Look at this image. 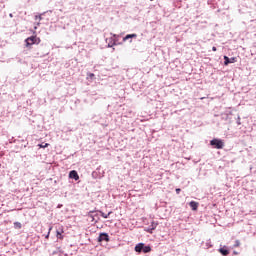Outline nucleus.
Here are the masks:
<instances>
[{
  "label": "nucleus",
  "instance_id": "f257e3e1",
  "mask_svg": "<svg viewBox=\"0 0 256 256\" xmlns=\"http://www.w3.org/2000/svg\"><path fill=\"white\" fill-rule=\"evenodd\" d=\"M26 47H31V45H39L41 43V38L37 36H30L25 40Z\"/></svg>",
  "mask_w": 256,
  "mask_h": 256
},
{
  "label": "nucleus",
  "instance_id": "f03ea898",
  "mask_svg": "<svg viewBox=\"0 0 256 256\" xmlns=\"http://www.w3.org/2000/svg\"><path fill=\"white\" fill-rule=\"evenodd\" d=\"M210 145L214 147V149H223L225 147V142L221 139L214 138L210 141Z\"/></svg>",
  "mask_w": 256,
  "mask_h": 256
},
{
  "label": "nucleus",
  "instance_id": "7ed1b4c3",
  "mask_svg": "<svg viewBox=\"0 0 256 256\" xmlns=\"http://www.w3.org/2000/svg\"><path fill=\"white\" fill-rule=\"evenodd\" d=\"M135 251L136 253H141V251L143 253H151V246H145L144 243H139L135 246Z\"/></svg>",
  "mask_w": 256,
  "mask_h": 256
},
{
  "label": "nucleus",
  "instance_id": "20e7f679",
  "mask_svg": "<svg viewBox=\"0 0 256 256\" xmlns=\"http://www.w3.org/2000/svg\"><path fill=\"white\" fill-rule=\"evenodd\" d=\"M229 63H237V58L235 57H232V58H229L227 56H224V65H229Z\"/></svg>",
  "mask_w": 256,
  "mask_h": 256
},
{
  "label": "nucleus",
  "instance_id": "39448f33",
  "mask_svg": "<svg viewBox=\"0 0 256 256\" xmlns=\"http://www.w3.org/2000/svg\"><path fill=\"white\" fill-rule=\"evenodd\" d=\"M69 177H70V179H74L75 181H79V174L75 170L70 171Z\"/></svg>",
  "mask_w": 256,
  "mask_h": 256
},
{
  "label": "nucleus",
  "instance_id": "423d86ee",
  "mask_svg": "<svg viewBox=\"0 0 256 256\" xmlns=\"http://www.w3.org/2000/svg\"><path fill=\"white\" fill-rule=\"evenodd\" d=\"M98 241H109V234L108 233H101L99 235Z\"/></svg>",
  "mask_w": 256,
  "mask_h": 256
},
{
  "label": "nucleus",
  "instance_id": "0eeeda50",
  "mask_svg": "<svg viewBox=\"0 0 256 256\" xmlns=\"http://www.w3.org/2000/svg\"><path fill=\"white\" fill-rule=\"evenodd\" d=\"M192 211H197V209H199V202H196V201H191L189 203Z\"/></svg>",
  "mask_w": 256,
  "mask_h": 256
},
{
  "label": "nucleus",
  "instance_id": "6e6552de",
  "mask_svg": "<svg viewBox=\"0 0 256 256\" xmlns=\"http://www.w3.org/2000/svg\"><path fill=\"white\" fill-rule=\"evenodd\" d=\"M137 34H128L123 38V41H127L128 39H136Z\"/></svg>",
  "mask_w": 256,
  "mask_h": 256
},
{
  "label": "nucleus",
  "instance_id": "1a4fd4ad",
  "mask_svg": "<svg viewBox=\"0 0 256 256\" xmlns=\"http://www.w3.org/2000/svg\"><path fill=\"white\" fill-rule=\"evenodd\" d=\"M101 217H103V219H109V216L113 213L112 211L108 212L107 214H105L103 211H99Z\"/></svg>",
  "mask_w": 256,
  "mask_h": 256
},
{
  "label": "nucleus",
  "instance_id": "9d476101",
  "mask_svg": "<svg viewBox=\"0 0 256 256\" xmlns=\"http://www.w3.org/2000/svg\"><path fill=\"white\" fill-rule=\"evenodd\" d=\"M219 253H221V255L223 256H227L229 255V251L227 250V248L223 247L219 249Z\"/></svg>",
  "mask_w": 256,
  "mask_h": 256
},
{
  "label": "nucleus",
  "instance_id": "9b49d317",
  "mask_svg": "<svg viewBox=\"0 0 256 256\" xmlns=\"http://www.w3.org/2000/svg\"><path fill=\"white\" fill-rule=\"evenodd\" d=\"M56 237H57V239H60V241H63V239H64L63 234H61V232H59V230L56 231Z\"/></svg>",
  "mask_w": 256,
  "mask_h": 256
},
{
  "label": "nucleus",
  "instance_id": "f8f14e48",
  "mask_svg": "<svg viewBox=\"0 0 256 256\" xmlns=\"http://www.w3.org/2000/svg\"><path fill=\"white\" fill-rule=\"evenodd\" d=\"M21 227H23V225H21L20 222H14V229H21Z\"/></svg>",
  "mask_w": 256,
  "mask_h": 256
},
{
  "label": "nucleus",
  "instance_id": "ddd939ff",
  "mask_svg": "<svg viewBox=\"0 0 256 256\" xmlns=\"http://www.w3.org/2000/svg\"><path fill=\"white\" fill-rule=\"evenodd\" d=\"M39 147H40L41 149H45L46 147H49V143L39 144Z\"/></svg>",
  "mask_w": 256,
  "mask_h": 256
},
{
  "label": "nucleus",
  "instance_id": "4468645a",
  "mask_svg": "<svg viewBox=\"0 0 256 256\" xmlns=\"http://www.w3.org/2000/svg\"><path fill=\"white\" fill-rule=\"evenodd\" d=\"M241 246V241L236 240L234 243V247H240Z\"/></svg>",
  "mask_w": 256,
  "mask_h": 256
},
{
  "label": "nucleus",
  "instance_id": "2eb2a0df",
  "mask_svg": "<svg viewBox=\"0 0 256 256\" xmlns=\"http://www.w3.org/2000/svg\"><path fill=\"white\" fill-rule=\"evenodd\" d=\"M88 79H95L94 73H88Z\"/></svg>",
  "mask_w": 256,
  "mask_h": 256
},
{
  "label": "nucleus",
  "instance_id": "dca6fc26",
  "mask_svg": "<svg viewBox=\"0 0 256 256\" xmlns=\"http://www.w3.org/2000/svg\"><path fill=\"white\" fill-rule=\"evenodd\" d=\"M53 229V227L49 228L48 234L46 235V239H49V235L51 234V230Z\"/></svg>",
  "mask_w": 256,
  "mask_h": 256
},
{
  "label": "nucleus",
  "instance_id": "f3484780",
  "mask_svg": "<svg viewBox=\"0 0 256 256\" xmlns=\"http://www.w3.org/2000/svg\"><path fill=\"white\" fill-rule=\"evenodd\" d=\"M58 231H59V233H61V234L65 233V230L63 229V226H61Z\"/></svg>",
  "mask_w": 256,
  "mask_h": 256
},
{
  "label": "nucleus",
  "instance_id": "a211bd4d",
  "mask_svg": "<svg viewBox=\"0 0 256 256\" xmlns=\"http://www.w3.org/2000/svg\"><path fill=\"white\" fill-rule=\"evenodd\" d=\"M176 193H177V195H179L181 193V188H177Z\"/></svg>",
  "mask_w": 256,
  "mask_h": 256
},
{
  "label": "nucleus",
  "instance_id": "6ab92c4d",
  "mask_svg": "<svg viewBox=\"0 0 256 256\" xmlns=\"http://www.w3.org/2000/svg\"><path fill=\"white\" fill-rule=\"evenodd\" d=\"M88 217H90V219H92V221H95V218L91 214H88Z\"/></svg>",
  "mask_w": 256,
  "mask_h": 256
},
{
  "label": "nucleus",
  "instance_id": "aec40b11",
  "mask_svg": "<svg viewBox=\"0 0 256 256\" xmlns=\"http://www.w3.org/2000/svg\"><path fill=\"white\" fill-rule=\"evenodd\" d=\"M212 51H217V47L213 46Z\"/></svg>",
  "mask_w": 256,
  "mask_h": 256
},
{
  "label": "nucleus",
  "instance_id": "412c9836",
  "mask_svg": "<svg viewBox=\"0 0 256 256\" xmlns=\"http://www.w3.org/2000/svg\"><path fill=\"white\" fill-rule=\"evenodd\" d=\"M240 119H241V118L238 117V122H237L238 125H241V120H240Z\"/></svg>",
  "mask_w": 256,
  "mask_h": 256
},
{
  "label": "nucleus",
  "instance_id": "4be33fe9",
  "mask_svg": "<svg viewBox=\"0 0 256 256\" xmlns=\"http://www.w3.org/2000/svg\"><path fill=\"white\" fill-rule=\"evenodd\" d=\"M36 19H41V16H36Z\"/></svg>",
  "mask_w": 256,
  "mask_h": 256
},
{
  "label": "nucleus",
  "instance_id": "5701e85b",
  "mask_svg": "<svg viewBox=\"0 0 256 256\" xmlns=\"http://www.w3.org/2000/svg\"><path fill=\"white\" fill-rule=\"evenodd\" d=\"M150 1H153V0H150Z\"/></svg>",
  "mask_w": 256,
  "mask_h": 256
}]
</instances>
